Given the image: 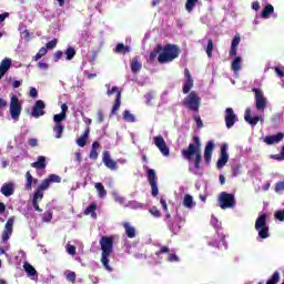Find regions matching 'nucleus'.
I'll use <instances>...</instances> for the list:
<instances>
[{
	"mask_svg": "<svg viewBox=\"0 0 284 284\" xmlns=\"http://www.w3.org/2000/svg\"><path fill=\"white\" fill-rule=\"evenodd\" d=\"M224 121H225V125H226L227 130L234 128V123H236V121H239V119L236 118V113H234V109L226 108Z\"/></svg>",
	"mask_w": 284,
	"mask_h": 284,
	"instance_id": "obj_15",
	"label": "nucleus"
},
{
	"mask_svg": "<svg viewBox=\"0 0 284 284\" xmlns=\"http://www.w3.org/2000/svg\"><path fill=\"white\" fill-rule=\"evenodd\" d=\"M192 140L193 143H190L187 149H183L181 154L185 161H192V156H194V168L195 170H200L201 161H203V155L201 154V138L194 135Z\"/></svg>",
	"mask_w": 284,
	"mask_h": 284,
	"instance_id": "obj_1",
	"label": "nucleus"
},
{
	"mask_svg": "<svg viewBox=\"0 0 284 284\" xmlns=\"http://www.w3.org/2000/svg\"><path fill=\"white\" fill-rule=\"evenodd\" d=\"M49 183H61V176L57 175V174H50L48 178Z\"/></svg>",
	"mask_w": 284,
	"mask_h": 284,
	"instance_id": "obj_47",
	"label": "nucleus"
},
{
	"mask_svg": "<svg viewBox=\"0 0 284 284\" xmlns=\"http://www.w3.org/2000/svg\"><path fill=\"white\" fill-rule=\"evenodd\" d=\"M51 183L48 180V178L45 180L42 181V183L38 186V189L36 190L34 194H41L42 199H43V192H45V190H48L50 187Z\"/></svg>",
	"mask_w": 284,
	"mask_h": 284,
	"instance_id": "obj_30",
	"label": "nucleus"
},
{
	"mask_svg": "<svg viewBox=\"0 0 284 284\" xmlns=\"http://www.w3.org/2000/svg\"><path fill=\"white\" fill-rule=\"evenodd\" d=\"M97 203H91L85 210H84V215L85 216H89V214H92V215H97Z\"/></svg>",
	"mask_w": 284,
	"mask_h": 284,
	"instance_id": "obj_43",
	"label": "nucleus"
},
{
	"mask_svg": "<svg viewBox=\"0 0 284 284\" xmlns=\"http://www.w3.org/2000/svg\"><path fill=\"white\" fill-rule=\"evenodd\" d=\"M39 201H43L41 193H34L32 200L33 209L36 210V212H43V210H41V207L39 206Z\"/></svg>",
	"mask_w": 284,
	"mask_h": 284,
	"instance_id": "obj_32",
	"label": "nucleus"
},
{
	"mask_svg": "<svg viewBox=\"0 0 284 284\" xmlns=\"http://www.w3.org/2000/svg\"><path fill=\"white\" fill-rule=\"evenodd\" d=\"M95 190L98 191V196L100 199L108 196V191L105 190V186H103V183L101 182L95 183Z\"/></svg>",
	"mask_w": 284,
	"mask_h": 284,
	"instance_id": "obj_35",
	"label": "nucleus"
},
{
	"mask_svg": "<svg viewBox=\"0 0 284 284\" xmlns=\"http://www.w3.org/2000/svg\"><path fill=\"white\" fill-rule=\"evenodd\" d=\"M184 84H183V93L187 94L192 88H194V79H192V73H190V69H184Z\"/></svg>",
	"mask_w": 284,
	"mask_h": 284,
	"instance_id": "obj_17",
	"label": "nucleus"
},
{
	"mask_svg": "<svg viewBox=\"0 0 284 284\" xmlns=\"http://www.w3.org/2000/svg\"><path fill=\"white\" fill-rule=\"evenodd\" d=\"M114 201H115L116 203H120V205H123V204L125 203V197H123V196H121V195H119V194H115V195H114Z\"/></svg>",
	"mask_w": 284,
	"mask_h": 284,
	"instance_id": "obj_55",
	"label": "nucleus"
},
{
	"mask_svg": "<svg viewBox=\"0 0 284 284\" xmlns=\"http://www.w3.org/2000/svg\"><path fill=\"white\" fill-rule=\"evenodd\" d=\"M227 161H230V155H227V144H223L221 146V154L220 158L217 160V170H221L223 168H225Z\"/></svg>",
	"mask_w": 284,
	"mask_h": 284,
	"instance_id": "obj_18",
	"label": "nucleus"
},
{
	"mask_svg": "<svg viewBox=\"0 0 284 284\" xmlns=\"http://www.w3.org/2000/svg\"><path fill=\"white\" fill-rule=\"evenodd\" d=\"M67 281H69L70 283H77V273L74 272H69L67 275Z\"/></svg>",
	"mask_w": 284,
	"mask_h": 284,
	"instance_id": "obj_50",
	"label": "nucleus"
},
{
	"mask_svg": "<svg viewBox=\"0 0 284 284\" xmlns=\"http://www.w3.org/2000/svg\"><path fill=\"white\" fill-rule=\"evenodd\" d=\"M42 221L44 223H50V221H52V212L49 211V212L44 213Z\"/></svg>",
	"mask_w": 284,
	"mask_h": 284,
	"instance_id": "obj_53",
	"label": "nucleus"
},
{
	"mask_svg": "<svg viewBox=\"0 0 284 284\" xmlns=\"http://www.w3.org/2000/svg\"><path fill=\"white\" fill-rule=\"evenodd\" d=\"M24 176H26V181H27L26 190L30 191V190H32V185H33L32 173H30V171H27Z\"/></svg>",
	"mask_w": 284,
	"mask_h": 284,
	"instance_id": "obj_41",
	"label": "nucleus"
},
{
	"mask_svg": "<svg viewBox=\"0 0 284 284\" xmlns=\"http://www.w3.org/2000/svg\"><path fill=\"white\" fill-rule=\"evenodd\" d=\"M89 159H91L92 161H97V159H99V152L94 149H91L89 153Z\"/></svg>",
	"mask_w": 284,
	"mask_h": 284,
	"instance_id": "obj_52",
	"label": "nucleus"
},
{
	"mask_svg": "<svg viewBox=\"0 0 284 284\" xmlns=\"http://www.w3.org/2000/svg\"><path fill=\"white\" fill-rule=\"evenodd\" d=\"M150 214L152 216H154L155 219H161L162 214H161V211L159 210V207L156 206H152L150 210H149Z\"/></svg>",
	"mask_w": 284,
	"mask_h": 284,
	"instance_id": "obj_46",
	"label": "nucleus"
},
{
	"mask_svg": "<svg viewBox=\"0 0 284 284\" xmlns=\"http://www.w3.org/2000/svg\"><path fill=\"white\" fill-rule=\"evenodd\" d=\"M239 174H241V166H233L232 176H239Z\"/></svg>",
	"mask_w": 284,
	"mask_h": 284,
	"instance_id": "obj_58",
	"label": "nucleus"
},
{
	"mask_svg": "<svg viewBox=\"0 0 284 284\" xmlns=\"http://www.w3.org/2000/svg\"><path fill=\"white\" fill-rule=\"evenodd\" d=\"M63 58V51H55L54 52V60L60 61Z\"/></svg>",
	"mask_w": 284,
	"mask_h": 284,
	"instance_id": "obj_61",
	"label": "nucleus"
},
{
	"mask_svg": "<svg viewBox=\"0 0 284 284\" xmlns=\"http://www.w3.org/2000/svg\"><path fill=\"white\" fill-rule=\"evenodd\" d=\"M243 59L241 57H235V59L231 63V69L233 72H241V62Z\"/></svg>",
	"mask_w": 284,
	"mask_h": 284,
	"instance_id": "obj_36",
	"label": "nucleus"
},
{
	"mask_svg": "<svg viewBox=\"0 0 284 284\" xmlns=\"http://www.w3.org/2000/svg\"><path fill=\"white\" fill-rule=\"evenodd\" d=\"M11 67H12V60L6 58L1 61V63H0V80L2 79V77H6V73L8 72V70H10Z\"/></svg>",
	"mask_w": 284,
	"mask_h": 284,
	"instance_id": "obj_22",
	"label": "nucleus"
},
{
	"mask_svg": "<svg viewBox=\"0 0 284 284\" xmlns=\"http://www.w3.org/2000/svg\"><path fill=\"white\" fill-rule=\"evenodd\" d=\"M98 123H103L105 121V115L103 114L102 110H98Z\"/></svg>",
	"mask_w": 284,
	"mask_h": 284,
	"instance_id": "obj_54",
	"label": "nucleus"
},
{
	"mask_svg": "<svg viewBox=\"0 0 284 284\" xmlns=\"http://www.w3.org/2000/svg\"><path fill=\"white\" fill-rule=\"evenodd\" d=\"M30 148H37L39 145V140L37 139H30L29 140Z\"/></svg>",
	"mask_w": 284,
	"mask_h": 284,
	"instance_id": "obj_60",
	"label": "nucleus"
},
{
	"mask_svg": "<svg viewBox=\"0 0 284 284\" xmlns=\"http://www.w3.org/2000/svg\"><path fill=\"white\" fill-rule=\"evenodd\" d=\"M253 92L255 93L256 110H265V108H267V100H265V95L263 94V91H261V89L254 88Z\"/></svg>",
	"mask_w": 284,
	"mask_h": 284,
	"instance_id": "obj_12",
	"label": "nucleus"
},
{
	"mask_svg": "<svg viewBox=\"0 0 284 284\" xmlns=\"http://www.w3.org/2000/svg\"><path fill=\"white\" fill-rule=\"evenodd\" d=\"M143 170H146V178L149 184L151 185L152 196H159V186L156 185V171H154V169L148 168V165H144Z\"/></svg>",
	"mask_w": 284,
	"mask_h": 284,
	"instance_id": "obj_7",
	"label": "nucleus"
},
{
	"mask_svg": "<svg viewBox=\"0 0 284 284\" xmlns=\"http://www.w3.org/2000/svg\"><path fill=\"white\" fill-rule=\"evenodd\" d=\"M278 281H281V274L277 271H275L272 277L266 282V284H277Z\"/></svg>",
	"mask_w": 284,
	"mask_h": 284,
	"instance_id": "obj_44",
	"label": "nucleus"
},
{
	"mask_svg": "<svg viewBox=\"0 0 284 284\" xmlns=\"http://www.w3.org/2000/svg\"><path fill=\"white\" fill-rule=\"evenodd\" d=\"M161 50H163V45L158 44L153 51H151L150 55H149V61L151 63H154V61H156V57H159V54H161Z\"/></svg>",
	"mask_w": 284,
	"mask_h": 284,
	"instance_id": "obj_31",
	"label": "nucleus"
},
{
	"mask_svg": "<svg viewBox=\"0 0 284 284\" xmlns=\"http://www.w3.org/2000/svg\"><path fill=\"white\" fill-rule=\"evenodd\" d=\"M197 3H199V0H186V3H185L186 12H192Z\"/></svg>",
	"mask_w": 284,
	"mask_h": 284,
	"instance_id": "obj_42",
	"label": "nucleus"
},
{
	"mask_svg": "<svg viewBox=\"0 0 284 284\" xmlns=\"http://www.w3.org/2000/svg\"><path fill=\"white\" fill-rule=\"evenodd\" d=\"M123 227L128 239H134L136 236V229H134V226H131L128 222H124Z\"/></svg>",
	"mask_w": 284,
	"mask_h": 284,
	"instance_id": "obj_29",
	"label": "nucleus"
},
{
	"mask_svg": "<svg viewBox=\"0 0 284 284\" xmlns=\"http://www.w3.org/2000/svg\"><path fill=\"white\" fill-rule=\"evenodd\" d=\"M160 203H161L162 209L164 210V212H168V202L165 201V199L161 197Z\"/></svg>",
	"mask_w": 284,
	"mask_h": 284,
	"instance_id": "obj_62",
	"label": "nucleus"
},
{
	"mask_svg": "<svg viewBox=\"0 0 284 284\" xmlns=\"http://www.w3.org/2000/svg\"><path fill=\"white\" fill-rule=\"evenodd\" d=\"M38 53L41 54L42 57H45L48 54V48L47 47L40 48Z\"/></svg>",
	"mask_w": 284,
	"mask_h": 284,
	"instance_id": "obj_64",
	"label": "nucleus"
},
{
	"mask_svg": "<svg viewBox=\"0 0 284 284\" xmlns=\"http://www.w3.org/2000/svg\"><path fill=\"white\" fill-rule=\"evenodd\" d=\"M64 54L67 57V61H72L74 57H77V50L74 47H69L65 51Z\"/></svg>",
	"mask_w": 284,
	"mask_h": 284,
	"instance_id": "obj_40",
	"label": "nucleus"
},
{
	"mask_svg": "<svg viewBox=\"0 0 284 284\" xmlns=\"http://www.w3.org/2000/svg\"><path fill=\"white\" fill-rule=\"evenodd\" d=\"M168 227L172 234H178L181 232V225L179 224V220L174 219L171 221H168Z\"/></svg>",
	"mask_w": 284,
	"mask_h": 284,
	"instance_id": "obj_25",
	"label": "nucleus"
},
{
	"mask_svg": "<svg viewBox=\"0 0 284 284\" xmlns=\"http://www.w3.org/2000/svg\"><path fill=\"white\" fill-rule=\"evenodd\" d=\"M236 205V199L234 194L222 192L220 194V207L222 210H230V207H234Z\"/></svg>",
	"mask_w": 284,
	"mask_h": 284,
	"instance_id": "obj_9",
	"label": "nucleus"
},
{
	"mask_svg": "<svg viewBox=\"0 0 284 284\" xmlns=\"http://www.w3.org/2000/svg\"><path fill=\"white\" fill-rule=\"evenodd\" d=\"M239 43H241V36L235 34L231 43V49L229 52L230 57H236V52L239 50Z\"/></svg>",
	"mask_w": 284,
	"mask_h": 284,
	"instance_id": "obj_23",
	"label": "nucleus"
},
{
	"mask_svg": "<svg viewBox=\"0 0 284 284\" xmlns=\"http://www.w3.org/2000/svg\"><path fill=\"white\" fill-rule=\"evenodd\" d=\"M214 50V41L212 39L207 40V45H206V54L209 59H212V51Z\"/></svg>",
	"mask_w": 284,
	"mask_h": 284,
	"instance_id": "obj_45",
	"label": "nucleus"
},
{
	"mask_svg": "<svg viewBox=\"0 0 284 284\" xmlns=\"http://www.w3.org/2000/svg\"><path fill=\"white\" fill-rule=\"evenodd\" d=\"M116 93L111 114H116L119 110L121 109V91L119 90V87H112V89H109L106 91L108 97H112V94Z\"/></svg>",
	"mask_w": 284,
	"mask_h": 284,
	"instance_id": "obj_10",
	"label": "nucleus"
},
{
	"mask_svg": "<svg viewBox=\"0 0 284 284\" xmlns=\"http://www.w3.org/2000/svg\"><path fill=\"white\" fill-rule=\"evenodd\" d=\"M181 49L176 44H165L162 47L161 53L158 57L159 63H172L174 59H179Z\"/></svg>",
	"mask_w": 284,
	"mask_h": 284,
	"instance_id": "obj_3",
	"label": "nucleus"
},
{
	"mask_svg": "<svg viewBox=\"0 0 284 284\" xmlns=\"http://www.w3.org/2000/svg\"><path fill=\"white\" fill-rule=\"evenodd\" d=\"M1 194L3 196H12L14 194V184L12 183H7L1 186Z\"/></svg>",
	"mask_w": 284,
	"mask_h": 284,
	"instance_id": "obj_26",
	"label": "nucleus"
},
{
	"mask_svg": "<svg viewBox=\"0 0 284 284\" xmlns=\"http://www.w3.org/2000/svg\"><path fill=\"white\" fill-rule=\"evenodd\" d=\"M275 73L277 74V77H280V79L284 78V72L283 70H281V68L275 67Z\"/></svg>",
	"mask_w": 284,
	"mask_h": 284,
	"instance_id": "obj_63",
	"label": "nucleus"
},
{
	"mask_svg": "<svg viewBox=\"0 0 284 284\" xmlns=\"http://www.w3.org/2000/svg\"><path fill=\"white\" fill-rule=\"evenodd\" d=\"M123 116V121H125L126 123H135L136 118L134 116V114L130 113V111L124 110L122 113Z\"/></svg>",
	"mask_w": 284,
	"mask_h": 284,
	"instance_id": "obj_38",
	"label": "nucleus"
},
{
	"mask_svg": "<svg viewBox=\"0 0 284 284\" xmlns=\"http://www.w3.org/2000/svg\"><path fill=\"white\" fill-rule=\"evenodd\" d=\"M47 166L48 163H45V156L43 155L38 156V160L31 163V168H34L36 170H45Z\"/></svg>",
	"mask_w": 284,
	"mask_h": 284,
	"instance_id": "obj_24",
	"label": "nucleus"
},
{
	"mask_svg": "<svg viewBox=\"0 0 284 284\" xmlns=\"http://www.w3.org/2000/svg\"><path fill=\"white\" fill-rule=\"evenodd\" d=\"M57 43H59V40L53 39L47 43V50H54L57 48Z\"/></svg>",
	"mask_w": 284,
	"mask_h": 284,
	"instance_id": "obj_51",
	"label": "nucleus"
},
{
	"mask_svg": "<svg viewBox=\"0 0 284 284\" xmlns=\"http://www.w3.org/2000/svg\"><path fill=\"white\" fill-rule=\"evenodd\" d=\"M29 94L31 99H37V97H39V91H37L36 88H31Z\"/></svg>",
	"mask_w": 284,
	"mask_h": 284,
	"instance_id": "obj_57",
	"label": "nucleus"
},
{
	"mask_svg": "<svg viewBox=\"0 0 284 284\" xmlns=\"http://www.w3.org/2000/svg\"><path fill=\"white\" fill-rule=\"evenodd\" d=\"M68 115L64 113H59L53 115V121L55 123L53 128V132H55V139H61L63 136V131L65 130V126L63 125V121H65V118Z\"/></svg>",
	"mask_w": 284,
	"mask_h": 284,
	"instance_id": "obj_8",
	"label": "nucleus"
},
{
	"mask_svg": "<svg viewBox=\"0 0 284 284\" xmlns=\"http://www.w3.org/2000/svg\"><path fill=\"white\" fill-rule=\"evenodd\" d=\"M214 140H210L206 142V145L204 148V161L206 165H210V163H212V154L214 152Z\"/></svg>",
	"mask_w": 284,
	"mask_h": 284,
	"instance_id": "obj_19",
	"label": "nucleus"
},
{
	"mask_svg": "<svg viewBox=\"0 0 284 284\" xmlns=\"http://www.w3.org/2000/svg\"><path fill=\"white\" fill-rule=\"evenodd\" d=\"M194 120H195L197 128H200V129L203 128V120H201V116L195 115Z\"/></svg>",
	"mask_w": 284,
	"mask_h": 284,
	"instance_id": "obj_59",
	"label": "nucleus"
},
{
	"mask_svg": "<svg viewBox=\"0 0 284 284\" xmlns=\"http://www.w3.org/2000/svg\"><path fill=\"white\" fill-rule=\"evenodd\" d=\"M44 114H45V102H43V100H37L33 105L31 116H33L34 119H39Z\"/></svg>",
	"mask_w": 284,
	"mask_h": 284,
	"instance_id": "obj_16",
	"label": "nucleus"
},
{
	"mask_svg": "<svg viewBox=\"0 0 284 284\" xmlns=\"http://www.w3.org/2000/svg\"><path fill=\"white\" fill-rule=\"evenodd\" d=\"M9 110L11 119H13V121H19V116H21V111L23 110V108L21 105V101H19V98L17 95L11 97Z\"/></svg>",
	"mask_w": 284,
	"mask_h": 284,
	"instance_id": "obj_6",
	"label": "nucleus"
},
{
	"mask_svg": "<svg viewBox=\"0 0 284 284\" xmlns=\"http://www.w3.org/2000/svg\"><path fill=\"white\" fill-rule=\"evenodd\" d=\"M183 205L189 210H191V207H194V197H192V195L190 194H185L183 200Z\"/></svg>",
	"mask_w": 284,
	"mask_h": 284,
	"instance_id": "obj_39",
	"label": "nucleus"
},
{
	"mask_svg": "<svg viewBox=\"0 0 284 284\" xmlns=\"http://www.w3.org/2000/svg\"><path fill=\"white\" fill-rule=\"evenodd\" d=\"M141 68H143V64L139 61V57H134L131 60V72L133 74H136Z\"/></svg>",
	"mask_w": 284,
	"mask_h": 284,
	"instance_id": "obj_28",
	"label": "nucleus"
},
{
	"mask_svg": "<svg viewBox=\"0 0 284 284\" xmlns=\"http://www.w3.org/2000/svg\"><path fill=\"white\" fill-rule=\"evenodd\" d=\"M255 230L261 239H270V226L267 225V214L263 213L255 221Z\"/></svg>",
	"mask_w": 284,
	"mask_h": 284,
	"instance_id": "obj_4",
	"label": "nucleus"
},
{
	"mask_svg": "<svg viewBox=\"0 0 284 284\" xmlns=\"http://www.w3.org/2000/svg\"><path fill=\"white\" fill-rule=\"evenodd\" d=\"M183 105L187 108V110H192L199 114V108H201V98L196 92L192 91L187 98H184Z\"/></svg>",
	"mask_w": 284,
	"mask_h": 284,
	"instance_id": "obj_5",
	"label": "nucleus"
},
{
	"mask_svg": "<svg viewBox=\"0 0 284 284\" xmlns=\"http://www.w3.org/2000/svg\"><path fill=\"white\" fill-rule=\"evenodd\" d=\"M284 134L282 132H278L275 135H267L264 138V143L266 145H274L275 143H281L283 141Z\"/></svg>",
	"mask_w": 284,
	"mask_h": 284,
	"instance_id": "obj_20",
	"label": "nucleus"
},
{
	"mask_svg": "<svg viewBox=\"0 0 284 284\" xmlns=\"http://www.w3.org/2000/svg\"><path fill=\"white\" fill-rule=\"evenodd\" d=\"M161 254H170V247L161 246L159 251L155 252V256H161Z\"/></svg>",
	"mask_w": 284,
	"mask_h": 284,
	"instance_id": "obj_48",
	"label": "nucleus"
},
{
	"mask_svg": "<svg viewBox=\"0 0 284 284\" xmlns=\"http://www.w3.org/2000/svg\"><path fill=\"white\" fill-rule=\"evenodd\" d=\"M244 120L246 121V123H250V125H257L258 121H261V115L252 118V109H246Z\"/></svg>",
	"mask_w": 284,
	"mask_h": 284,
	"instance_id": "obj_21",
	"label": "nucleus"
},
{
	"mask_svg": "<svg viewBox=\"0 0 284 284\" xmlns=\"http://www.w3.org/2000/svg\"><path fill=\"white\" fill-rule=\"evenodd\" d=\"M113 52H115V54H128V52H130V47L123 43H118Z\"/></svg>",
	"mask_w": 284,
	"mask_h": 284,
	"instance_id": "obj_33",
	"label": "nucleus"
},
{
	"mask_svg": "<svg viewBox=\"0 0 284 284\" xmlns=\"http://www.w3.org/2000/svg\"><path fill=\"white\" fill-rule=\"evenodd\" d=\"M154 145L160 150L163 156H170V148H168V143H165V139L163 135H158L153 138Z\"/></svg>",
	"mask_w": 284,
	"mask_h": 284,
	"instance_id": "obj_13",
	"label": "nucleus"
},
{
	"mask_svg": "<svg viewBox=\"0 0 284 284\" xmlns=\"http://www.w3.org/2000/svg\"><path fill=\"white\" fill-rule=\"evenodd\" d=\"M67 252L68 254H70L71 256H75L77 255V246L72 245V244H68L67 245Z\"/></svg>",
	"mask_w": 284,
	"mask_h": 284,
	"instance_id": "obj_49",
	"label": "nucleus"
},
{
	"mask_svg": "<svg viewBox=\"0 0 284 284\" xmlns=\"http://www.w3.org/2000/svg\"><path fill=\"white\" fill-rule=\"evenodd\" d=\"M270 14H274V6L266 4L261 13L262 19H270Z\"/></svg>",
	"mask_w": 284,
	"mask_h": 284,
	"instance_id": "obj_34",
	"label": "nucleus"
},
{
	"mask_svg": "<svg viewBox=\"0 0 284 284\" xmlns=\"http://www.w3.org/2000/svg\"><path fill=\"white\" fill-rule=\"evenodd\" d=\"M168 261H170V263H179V256H176V254H169Z\"/></svg>",
	"mask_w": 284,
	"mask_h": 284,
	"instance_id": "obj_56",
	"label": "nucleus"
},
{
	"mask_svg": "<svg viewBox=\"0 0 284 284\" xmlns=\"http://www.w3.org/2000/svg\"><path fill=\"white\" fill-rule=\"evenodd\" d=\"M102 163L108 168V170H111V172H116V170H119V163L112 159L110 151H103Z\"/></svg>",
	"mask_w": 284,
	"mask_h": 284,
	"instance_id": "obj_11",
	"label": "nucleus"
},
{
	"mask_svg": "<svg viewBox=\"0 0 284 284\" xmlns=\"http://www.w3.org/2000/svg\"><path fill=\"white\" fill-rule=\"evenodd\" d=\"M13 227H14V216H11L8 219L4 225V230L2 232L3 243H8V241H10V236H12Z\"/></svg>",
	"mask_w": 284,
	"mask_h": 284,
	"instance_id": "obj_14",
	"label": "nucleus"
},
{
	"mask_svg": "<svg viewBox=\"0 0 284 284\" xmlns=\"http://www.w3.org/2000/svg\"><path fill=\"white\" fill-rule=\"evenodd\" d=\"M88 136H90V126H88L84 133L77 140L79 148H85V144L88 143Z\"/></svg>",
	"mask_w": 284,
	"mask_h": 284,
	"instance_id": "obj_27",
	"label": "nucleus"
},
{
	"mask_svg": "<svg viewBox=\"0 0 284 284\" xmlns=\"http://www.w3.org/2000/svg\"><path fill=\"white\" fill-rule=\"evenodd\" d=\"M101 246V263L103 267L108 270V272H112V267L110 266V255L114 250V237L113 236H102L100 239Z\"/></svg>",
	"mask_w": 284,
	"mask_h": 284,
	"instance_id": "obj_2",
	"label": "nucleus"
},
{
	"mask_svg": "<svg viewBox=\"0 0 284 284\" xmlns=\"http://www.w3.org/2000/svg\"><path fill=\"white\" fill-rule=\"evenodd\" d=\"M23 270L27 272L28 276H37V268H34L30 263L26 262L23 264Z\"/></svg>",
	"mask_w": 284,
	"mask_h": 284,
	"instance_id": "obj_37",
	"label": "nucleus"
}]
</instances>
